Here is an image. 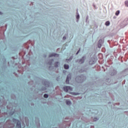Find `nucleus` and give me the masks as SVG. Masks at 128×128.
<instances>
[{
	"mask_svg": "<svg viewBox=\"0 0 128 128\" xmlns=\"http://www.w3.org/2000/svg\"><path fill=\"white\" fill-rule=\"evenodd\" d=\"M75 80L78 84H82L86 80V76L84 74L78 75L76 76Z\"/></svg>",
	"mask_w": 128,
	"mask_h": 128,
	"instance_id": "1",
	"label": "nucleus"
},
{
	"mask_svg": "<svg viewBox=\"0 0 128 128\" xmlns=\"http://www.w3.org/2000/svg\"><path fill=\"white\" fill-rule=\"evenodd\" d=\"M86 60V56H83L82 58H80V59L77 60H76V62H78L80 64H82L84 63Z\"/></svg>",
	"mask_w": 128,
	"mask_h": 128,
	"instance_id": "2",
	"label": "nucleus"
},
{
	"mask_svg": "<svg viewBox=\"0 0 128 128\" xmlns=\"http://www.w3.org/2000/svg\"><path fill=\"white\" fill-rule=\"evenodd\" d=\"M42 82L43 86H44L46 88H49L50 84V82L48 80L46 79L42 80Z\"/></svg>",
	"mask_w": 128,
	"mask_h": 128,
	"instance_id": "3",
	"label": "nucleus"
},
{
	"mask_svg": "<svg viewBox=\"0 0 128 128\" xmlns=\"http://www.w3.org/2000/svg\"><path fill=\"white\" fill-rule=\"evenodd\" d=\"M88 68H86L84 67H82L81 68H79L78 69V72H80V74H82L84 72H88Z\"/></svg>",
	"mask_w": 128,
	"mask_h": 128,
	"instance_id": "4",
	"label": "nucleus"
},
{
	"mask_svg": "<svg viewBox=\"0 0 128 128\" xmlns=\"http://www.w3.org/2000/svg\"><path fill=\"white\" fill-rule=\"evenodd\" d=\"M70 80H72V74H68L67 76L66 80V84H70Z\"/></svg>",
	"mask_w": 128,
	"mask_h": 128,
	"instance_id": "5",
	"label": "nucleus"
},
{
	"mask_svg": "<svg viewBox=\"0 0 128 128\" xmlns=\"http://www.w3.org/2000/svg\"><path fill=\"white\" fill-rule=\"evenodd\" d=\"M63 90L66 92H68V90H72V88L70 86H64L63 88Z\"/></svg>",
	"mask_w": 128,
	"mask_h": 128,
	"instance_id": "6",
	"label": "nucleus"
},
{
	"mask_svg": "<svg viewBox=\"0 0 128 128\" xmlns=\"http://www.w3.org/2000/svg\"><path fill=\"white\" fill-rule=\"evenodd\" d=\"M52 56L58 58V56H60V54H58L56 53H52L49 54V58H52Z\"/></svg>",
	"mask_w": 128,
	"mask_h": 128,
	"instance_id": "7",
	"label": "nucleus"
},
{
	"mask_svg": "<svg viewBox=\"0 0 128 128\" xmlns=\"http://www.w3.org/2000/svg\"><path fill=\"white\" fill-rule=\"evenodd\" d=\"M128 19H125L122 22V25L124 26H128Z\"/></svg>",
	"mask_w": 128,
	"mask_h": 128,
	"instance_id": "8",
	"label": "nucleus"
},
{
	"mask_svg": "<svg viewBox=\"0 0 128 128\" xmlns=\"http://www.w3.org/2000/svg\"><path fill=\"white\" fill-rule=\"evenodd\" d=\"M16 128H22V122L20 121H18L16 124Z\"/></svg>",
	"mask_w": 128,
	"mask_h": 128,
	"instance_id": "9",
	"label": "nucleus"
},
{
	"mask_svg": "<svg viewBox=\"0 0 128 128\" xmlns=\"http://www.w3.org/2000/svg\"><path fill=\"white\" fill-rule=\"evenodd\" d=\"M117 72H117L116 70H113L112 71L110 74H111V76H116V74Z\"/></svg>",
	"mask_w": 128,
	"mask_h": 128,
	"instance_id": "10",
	"label": "nucleus"
},
{
	"mask_svg": "<svg viewBox=\"0 0 128 128\" xmlns=\"http://www.w3.org/2000/svg\"><path fill=\"white\" fill-rule=\"evenodd\" d=\"M76 22H78V20H80V14H78V12H76Z\"/></svg>",
	"mask_w": 128,
	"mask_h": 128,
	"instance_id": "11",
	"label": "nucleus"
},
{
	"mask_svg": "<svg viewBox=\"0 0 128 128\" xmlns=\"http://www.w3.org/2000/svg\"><path fill=\"white\" fill-rule=\"evenodd\" d=\"M20 121V120H18V119H16L15 118H13L12 119V122H14V124H17L18 122Z\"/></svg>",
	"mask_w": 128,
	"mask_h": 128,
	"instance_id": "12",
	"label": "nucleus"
},
{
	"mask_svg": "<svg viewBox=\"0 0 128 128\" xmlns=\"http://www.w3.org/2000/svg\"><path fill=\"white\" fill-rule=\"evenodd\" d=\"M64 70H68V68H70V66H68V64H64Z\"/></svg>",
	"mask_w": 128,
	"mask_h": 128,
	"instance_id": "13",
	"label": "nucleus"
},
{
	"mask_svg": "<svg viewBox=\"0 0 128 128\" xmlns=\"http://www.w3.org/2000/svg\"><path fill=\"white\" fill-rule=\"evenodd\" d=\"M39 90L40 92H42V90H46V87L42 86L40 90Z\"/></svg>",
	"mask_w": 128,
	"mask_h": 128,
	"instance_id": "14",
	"label": "nucleus"
},
{
	"mask_svg": "<svg viewBox=\"0 0 128 128\" xmlns=\"http://www.w3.org/2000/svg\"><path fill=\"white\" fill-rule=\"evenodd\" d=\"M52 62H54V59H52L51 60H50L48 62V64H49L50 66H52Z\"/></svg>",
	"mask_w": 128,
	"mask_h": 128,
	"instance_id": "15",
	"label": "nucleus"
},
{
	"mask_svg": "<svg viewBox=\"0 0 128 128\" xmlns=\"http://www.w3.org/2000/svg\"><path fill=\"white\" fill-rule=\"evenodd\" d=\"M110 24V21H106L105 22V26H108Z\"/></svg>",
	"mask_w": 128,
	"mask_h": 128,
	"instance_id": "16",
	"label": "nucleus"
},
{
	"mask_svg": "<svg viewBox=\"0 0 128 128\" xmlns=\"http://www.w3.org/2000/svg\"><path fill=\"white\" fill-rule=\"evenodd\" d=\"M96 64V62L92 60H90L89 61V64Z\"/></svg>",
	"mask_w": 128,
	"mask_h": 128,
	"instance_id": "17",
	"label": "nucleus"
},
{
	"mask_svg": "<svg viewBox=\"0 0 128 128\" xmlns=\"http://www.w3.org/2000/svg\"><path fill=\"white\" fill-rule=\"evenodd\" d=\"M58 64H60V62H56L54 64L55 68H58Z\"/></svg>",
	"mask_w": 128,
	"mask_h": 128,
	"instance_id": "18",
	"label": "nucleus"
},
{
	"mask_svg": "<svg viewBox=\"0 0 128 128\" xmlns=\"http://www.w3.org/2000/svg\"><path fill=\"white\" fill-rule=\"evenodd\" d=\"M66 104L68 106H70V104H72V102L70 100H67L66 101Z\"/></svg>",
	"mask_w": 128,
	"mask_h": 128,
	"instance_id": "19",
	"label": "nucleus"
},
{
	"mask_svg": "<svg viewBox=\"0 0 128 128\" xmlns=\"http://www.w3.org/2000/svg\"><path fill=\"white\" fill-rule=\"evenodd\" d=\"M72 94H73V96H78V94H80V93L78 92H72Z\"/></svg>",
	"mask_w": 128,
	"mask_h": 128,
	"instance_id": "20",
	"label": "nucleus"
},
{
	"mask_svg": "<svg viewBox=\"0 0 128 128\" xmlns=\"http://www.w3.org/2000/svg\"><path fill=\"white\" fill-rule=\"evenodd\" d=\"M120 12V10H117L115 13L116 16H118Z\"/></svg>",
	"mask_w": 128,
	"mask_h": 128,
	"instance_id": "21",
	"label": "nucleus"
},
{
	"mask_svg": "<svg viewBox=\"0 0 128 128\" xmlns=\"http://www.w3.org/2000/svg\"><path fill=\"white\" fill-rule=\"evenodd\" d=\"M44 98H48V94H45L44 95Z\"/></svg>",
	"mask_w": 128,
	"mask_h": 128,
	"instance_id": "22",
	"label": "nucleus"
},
{
	"mask_svg": "<svg viewBox=\"0 0 128 128\" xmlns=\"http://www.w3.org/2000/svg\"><path fill=\"white\" fill-rule=\"evenodd\" d=\"M98 46L99 48H102V44L100 43H98Z\"/></svg>",
	"mask_w": 128,
	"mask_h": 128,
	"instance_id": "23",
	"label": "nucleus"
},
{
	"mask_svg": "<svg viewBox=\"0 0 128 128\" xmlns=\"http://www.w3.org/2000/svg\"><path fill=\"white\" fill-rule=\"evenodd\" d=\"M49 70H54V66H49Z\"/></svg>",
	"mask_w": 128,
	"mask_h": 128,
	"instance_id": "24",
	"label": "nucleus"
},
{
	"mask_svg": "<svg viewBox=\"0 0 128 128\" xmlns=\"http://www.w3.org/2000/svg\"><path fill=\"white\" fill-rule=\"evenodd\" d=\"M14 114V112H9L10 116H13Z\"/></svg>",
	"mask_w": 128,
	"mask_h": 128,
	"instance_id": "25",
	"label": "nucleus"
},
{
	"mask_svg": "<svg viewBox=\"0 0 128 128\" xmlns=\"http://www.w3.org/2000/svg\"><path fill=\"white\" fill-rule=\"evenodd\" d=\"M72 56H71L70 57V58L68 60H69L70 62L72 61Z\"/></svg>",
	"mask_w": 128,
	"mask_h": 128,
	"instance_id": "26",
	"label": "nucleus"
},
{
	"mask_svg": "<svg viewBox=\"0 0 128 128\" xmlns=\"http://www.w3.org/2000/svg\"><path fill=\"white\" fill-rule=\"evenodd\" d=\"M124 2H125V4H126V6H128V0L125 1Z\"/></svg>",
	"mask_w": 128,
	"mask_h": 128,
	"instance_id": "27",
	"label": "nucleus"
},
{
	"mask_svg": "<svg viewBox=\"0 0 128 128\" xmlns=\"http://www.w3.org/2000/svg\"><path fill=\"white\" fill-rule=\"evenodd\" d=\"M98 43L101 44H102V39L100 40Z\"/></svg>",
	"mask_w": 128,
	"mask_h": 128,
	"instance_id": "28",
	"label": "nucleus"
},
{
	"mask_svg": "<svg viewBox=\"0 0 128 128\" xmlns=\"http://www.w3.org/2000/svg\"><path fill=\"white\" fill-rule=\"evenodd\" d=\"M88 20V16H86V22Z\"/></svg>",
	"mask_w": 128,
	"mask_h": 128,
	"instance_id": "29",
	"label": "nucleus"
},
{
	"mask_svg": "<svg viewBox=\"0 0 128 128\" xmlns=\"http://www.w3.org/2000/svg\"><path fill=\"white\" fill-rule=\"evenodd\" d=\"M80 48L76 52V55H78V54H80Z\"/></svg>",
	"mask_w": 128,
	"mask_h": 128,
	"instance_id": "30",
	"label": "nucleus"
},
{
	"mask_svg": "<svg viewBox=\"0 0 128 128\" xmlns=\"http://www.w3.org/2000/svg\"><path fill=\"white\" fill-rule=\"evenodd\" d=\"M97 120H98V118H94V122H96Z\"/></svg>",
	"mask_w": 128,
	"mask_h": 128,
	"instance_id": "31",
	"label": "nucleus"
},
{
	"mask_svg": "<svg viewBox=\"0 0 128 128\" xmlns=\"http://www.w3.org/2000/svg\"><path fill=\"white\" fill-rule=\"evenodd\" d=\"M92 6H93L94 8H96V5L94 4H94H92Z\"/></svg>",
	"mask_w": 128,
	"mask_h": 128,
	"instance_id": "32",
	"label": "nucleus"
},
{
	"mask_svg": "<svg viewBox=\"0 0 128 128\" xmlns=\"http://www.w3.org/2000/svg\"><path fill=\"white\" fill-rule=\"evenodd\" d=\"M66 40V36H64L63 37V40Z\"/></svg>",
	"mask_w": 128,
	"mask_h": 128,
	"instance_id": "33",
	"label": "nucleus"
},
{
	"mask_svg": "<svg viewBox=\"0 0 128 128\" xmlns=\"http://www.w3.org/2000/svg\"><path fill=\"white\" fill-rule=\"evenodd\" d=\"M113 18H116V16H114L113 17Z\"/></svg>",
	"mask_w": 128,
	"mask_h": 128,
	"instance_id": "34",
	"label": "nucleus"
},
{
	"mask_svg": "<svg viewBox=\"0 0 128 128\" xmlns=\"http://www.w3.org/2000/svg\"><path fill=\"white\" fill-rule=\"evenodd\" d=\"M0 14H2V12H0Z\"/></svg>",
	"mask_w": 128,
	"mask_h": 128,
	"instance_id": "35",
	"label": "nucleus"
},
{
	"mask_svg": "<svg viewBox=\"0 0 128 128\" xmlns=\"http://www.w3.org/2000/svg\"><path fill=\"white\" fill-rule=\"evenodd\" d=\"M4 61L6 62V59H4Z\"/></svg>",
	"mask_w": 128,
	"mask_h": 128,
	"instance_id": "36",
	"label": "nucleus"
}]
</instances>
